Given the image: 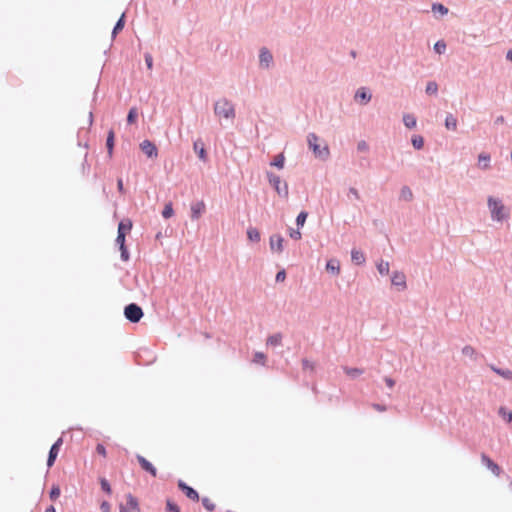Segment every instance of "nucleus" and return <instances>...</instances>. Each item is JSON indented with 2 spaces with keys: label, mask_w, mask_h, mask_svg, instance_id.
<instances>
[{
  "label": "nucleus",
  "mask_w": 512,
  "mask_h": 512,
  "mask_svg": "<svg viewBox=\"0 0 512 512\" xmlns=\"http://www.w3.org/2000/svg\"><path fill=\"white\" fill-rule=\"evenodd\" d=\"M487 205L491 213L492 220L501 222L509 217V210L503 204L502 200L489 196L487 199Z\"/></svg>",
  "instance_id": "obj_1"
},
{
  "label": "nucleus",
  "mask_w": 512,
  "mask_h": 512,
  "mask_svg": "<svg viewBox=\"0 0 512 512\" xmlns=\"http://www.w3.org/2000/svg\"><path fill=\"white\" fill-rule=\"evenodd\" d=\"M307 141H308L309 148L312 149L315 157L323 159V160H326L329 157L330 151H329L328 145L324 144L323 146H320V144H319L320 139L316 134L310 133L307 136Z\"/></svg>",
  "instance_id": "obj_2"
},
{
  "label": "nucleus",
  "mask_w": 512,
  "mask_h": 512,
  "mask_svg": "<svg viewBox=\"0 0 512 512\" xmlns=\"http://www.w3.org/2000/svg\"><path fill=\"white\" fill-rule=\"evenodd\" d=\"M214 112L218 117H223L227 120H233L235 118V108L232 102L222 98L215 103Z\"/></svg>",
  "instance_id": "obj_3"
},
{
  "label": "nucleus",
  "mask_w": 512,
  "mask_h": 512,
  "mask_svg": "<svg viewBox=\"0 0 512 512\" xmlns=\"http://www.w3.org/2000/svg\"><path fill=\"white\" fill-rule=\"evenodd\" d=\"M267 177L277 194L283 198H287L289 194L287 183L282 182L280 177L273 173H267Z\"/></svg>",
  "instance_id": "obj_4"
},
{
  "label": "nucleus",
  "mask_w": 512,
  "mask_h": 512,
  "mask_svg": "<svg viewBox=\"0 0 512 512\" xmlns=\"http://www.w3.org/2000/svg\"><path fill=\"white\" fill-rule=\"evenodd\" d=\"M124 315L129 321L137 323L143 317V311L140 306L131 303L125 307Z\"/></svg>",
  "instance_id": "obj_5"
},
{
  "label": "nucleus",
  "mask_w": 512,
  "mask_h": 512,
  "mask_svg": "<svg viewBox=\"0 0 512 512\" xmlns=\"http://www.w3.org/2000/svg\"><path fill=\"white\" fill-rule=\"evenodd\" d=\"M140 148L149 158H156L158 156L156 145L149 140H144L140 144Z\"/></svg>",
  "instance_id": "obj_6"
},
{
  "label": "nucleus",
  "mask_w": 512,
  "mask_h": 512,
  "mask_svg": "<svg viewBox=\"0 0 512 512\" xmlns=\"http://www.w3.org/2000/svg\"><path fill=\"white\" fill-rule=\"evenodd\" d=\"M63 443V440L62 438H59L51 447L50 451H49V456H48V460H47V466L48 467H52L54 465V462L59 454V451H60V447Z\"/></svg>",
  "instance_id": "obj_7"
},
{
  "label": "nucleus",
  "mask_w": 512,
  "mask_h": 512,
  "mask_svg": "<svg viewBox=\"0 0 512 512\" xmlns=\"http://www.w3.org/2000/svg\"><path fill=\"white\" fill-rule=\"evenodd\" d=\"M138 463L140 464L141 468L148 472L151 476L156 477L157 476V470L156 468L150 463L145 457L141 455H137Z\"/></svg>",
  "instance_id": "obj_8"
},
{
  "label": "nucleus",
  "mask_w": 512,
  "mask_h": 512,
  "mask_svg": "<svg viewBox=\"0 0 512 512\" xmlns=\"http://www.w3.org/2000/svg\"><path fill=\"white\" fill-rule=\"evenodd\" d=\"M178 487L181 489V491L186 495V497H188L189 499L193 500V501H198L199 500V495L197 493V491H195L192 487L188 486L186 483H184L183 481H179L178 482Z\"/></svg>",
  "instance_id": "obj_9"
},
{
  "label": "nucleus",
  "mask_w": 512,
  "mask_h": 512,
  "mask_svg": "<svg viewBox=\"0 0 512 512\" xmlns=\"http://www.w3.org/2000/svg\"><path fill=\"white\" fill-rule=\"evenodd\" d=\"M482 463L495 475L499 476L501 473V468L487 455L482 454L481 456Z\"/></svg>",
  "instance_id": "obj_10"
},
{
  "label": "nucleus",
  "mask_w": 512,
  "mask_h": 512,
  "mask_svg": "<svg viewBox=\"0 0 512 512\" xmlns=\"http://www.w3.org/2000/svg\"><path fill=\"white\" fill-rule=\"evenodd\" d=\"M284 239L281 235H272L270 237V248L272 251L281 253L283 251Z\"/></svg>",
  "instance_id": "obj_11"
},
{
  "label": "nucleus",
  "mask_w": 512,
  "mask_h": 512,
  "mask_svg": "<svg viewBox=\"0 0 512 512\" xmlns=\"http://www.w3.org/2000/svg\"><path fill=\"white\" fill-rule=\"evenodd\" d=\"M392 284L404 290L406 288V277L402 272H394Z\"/></svg>",
  "instance_id": "obj_12"
},
{
  "label": "nucleus",
  "mask_w": 512,
  "mask_h": 512,
  "mask_svg": "<svg viewBox=\"0 0 512 512\" xmlns=\"http://www.w3.org/2000/svg\"><path fill=\"white\" fill-rule=\"evenodd\" d=\"M355 100L366 104L371 100V94L365 87H361L356 91Z\"/></svg>",
  "instance_id": "obj_13"
},
{
  "label": "nucleus",
  "mask_w": 512,
  "mask_h": 512,
  "mask_svg": "<svg viewBox=\"0 0 512 512\" xmlns=\"http://www.w3.org/2000/svg\"><path fill=\"white\" fill-rule=\"evenodd\" d=\"M260 64L264 67H268L273 60L272 54L266 48L261 49L259 55Z\"/></svg>",
  "instance_id": "obj_14"
},
{
  "label": "nucleus",
  "mask_w": 512,
  "mask_h": 512,
  "mask_svg": "<svg viewBox=\"0 0 512 512\" xmlns=\"http://www.w3.org/2000/svg\"><path fill=\"white\" fill-rule=\"evenodd\" d=\"M340 269V262L337 259H330L326 264V271L333 275H339Z\"/></svg>",
  "instance_id": "obj_15"
},
{
  "label": "nucleus",
  "mask_w": 512,
  "mask_h": 512,
  "mask_svg": "<svg viewBox=\"0 0 512 512\" xmlns=\"http://www.w3.org/2000/svg\"><path fill=\"white\" fill-rule=\"evenodd\" d=\"M205 210L204 202L200 201L191 206L192 219H198Z\"/></svg>",
  "instance_id": "obj_16"
},
{
  "label": "nucleus",
  "mask_w": 512,
  "mask_h": 512,
  "mask_svg": "<svg viewBox=\"0 0 512 512\" xmlns=\"http://www.w3.org/2000/svg\"><path fill=\"white\" fill-rule=\"evenodd\" d=\"M126 508H128L130 511L134 512H140L139 503L136 497H134L132 494L126 495Z\"/></svg>",
  "instance_id": "obj_17"
},
{
  "label": "nucleus",
  "mask_w": 512,
  "mask_h": 512,
  "mask_svg": "<svg viewBox=\"0 0 512 512\" xmlns=\"http://www.w3.org/2000/svg\"><path fill=\"white\" fill-rule=\"evenodd\" d=\"M193 148L201 160H203V161L207 160V153L204 148V144L202 142H200V141L194 142Z\"/></svg>",
  "instance_id": "obj_18"
},
{
  "label": "nucleus",
  "mask_w": 512,
  "mask_h": 512,
  "mask_svg": "<svg viewBox=\"0 0 512 512\" xmlns=\"http://www.w3.org/2000/svg\"><path fill=\"white\" fill-rule=\"evenodd\" d=\"M114 140H115V134H114V131H113V130H110V131L108 132L107 140H106L107 152H108V156H109L110 158H111V157H112V155H113Z\"/></svg>",
  "instance_id": "obj_19"
},
{
  "label": "nucleus",
  "mask_w": 512,
  "mask_h": 512,
  "mask_svg": "<svg viewBox=\"0 0 512 512\" xmlns=\"http://www.w3.org/2000/svg\"><path fill=\"white\" fill-rule=\"evenodd\" d=\"M132 229V222L129 219H125L121 221L118 225V232L122 233L123 235H127Z\"/></svg>",
  "instance_id": "obj_20"
},
{
  "label": "nucleus",
  "mask_w": 512,
  "mask_h": 512,
  "mask_svg": "<svg viewBox=\"0 0 512 512\" xmlns=\"http://www.w3.org/2000/svg\"><path fill=\"white\" fill-rule=\"evenodd\" d=\"M351 258L352 261L355 262L357 265H362L365 262V255L360 250L353 249L351 251Z\"/></svg>",
  "instance_id": "obj_21"
},
{
  "label": "nucleus",
  "mask_w": 512,
  "mask_h": 512,
  "mask_svg": "<svg viewBox=\"0 0 512 512\" xmlns=\"http://www.w3.org/2000/svg\"><path fill=\"white\" fill-rule=\"evenodd\" d=\"M282 343V334L276 333L271 336H269L266 340L267 346H279Z\"/></svg>",
  "instance_id": "obj_22"
},
{
  "label": "nucleus",
  "mask_w": 512,
  "mask_h": 512,
  "mask_svg": "<svg viewBox=\"0 0 512 512\" xmlns=\"http://www.w3.org/2000/svg\"><path fill=\"white\" fill-rule=\"evenodd\" d=\"M490 368L495 372L497 373L498 375H500L501 377H503L504 379L506 380H512V371L509 370V369H499L497 367H495L494 365H490Z\"/></svg>",
  "instance_id": "obj_23"
},
{
  "label": "nucleus",
  "mask_w": 512,
  "mask_h": 512,
  "mask_svg": "<svg viewBox=\"0 0 512 512\" xmlns=\"http://www.w3.org/2000/svg\"><path fill=\"white\" fill-rule=\"evenodd\" d=\"M247 237L251 242H259L261 238L258 229L253 227L248 228Z\"/></svg>",
  "instance_id": "obj_24"
},
{
  "label": "nucleus",
  "mask_w": 512,
  "mask_h": 512,
  "mask_svg": "<svg viewBox=\"0 0 512 512\" xmlns=\"http://www.w3.org/2000/svg\"><path fill=\"white\" fill-rule=\"evenodd\" d=\"M445 127L448 130H453V131L456 130V128H457V120H456V118L452 114H448L447 115V117L445 119Z\"/></svg>",
  "instance_id": "obj_25"
},
{
  "label": "nucleus",
  "mask_w": 512,
  "mask_h": 512,
  "mask_svg": "<svg viewBox=\"0 0 512 512\" xmlns=\"http://www.w3.org/2000/svg\"><path fill=\"white\" fill-rule=\"evenodd\" d=\"M403 122L407 128H414L416 126V118L412 114H404Z\"/></svg>",
  "instance_id": "obj_26"
},
{
  "label": "nucleus",
  "mask_w": 512,
  "mask_h": 512,
  "mask_svg": "<svg viewBox=\"0 0 512 512\" xmlns=\"http://www.w3.org/2000/svg\"><path fill=\"white\" fill-rule=\"evenodd\" d=\"M498 414L507 422L512 423V411L508 410L506 407H500L498 410Z\"/></svg>",
  "instance_id": "obj_27"
},
{
  "label": "nucleus",
  "mask_w": 512,
  "mask_h": 512,
  "mask_svg": "<svg viewBox=\"0 0 512 512\" xmlns=\"http://www.w3.org/2000/svg\"><path fill=\"white\" fill-rule=\"evenodd\" d=\"M285 157L284 155L278 154L274 157L271 162V166L277 167L278 169H282L284 167Z\"/></svg>",
  "instance_id": "obj_28"
},
{
  "label": "nucleus",
  "mask_w": 512,
  "mask_h": 512,
  "mask_svg": "<svg viewBox=\"0 0 512 512\" xmlns=\"http://www.w3.org/2000/svg\"><path fill=\"white\" fill-rule=\"evenodd\" d=\"M267 362L266 355L262 352H256L253 357V363L265 366Z\"/></svg>",
  "instance_id": "obj_29"
},
{
  "label": "nucleus",
  "mask_w": 512,
  "mask_h": 512,
  "mask_svg": "<svg viewBox=\"0 0 512 512\" xmlns=\"http://www.w3.org/2000/svg\"><path fill=\"white\" fill-rule=\"evenodd\" d=\"M343 369H344V372L346 373V375L351 378H356L363 373V370L359 369V368L344 367Z\"/></svg>",
  "instance_id": "obj_30"
},
{
  "label": "nucleus",
  "mask_w": 512,
  "mask_h": 512,
  "mask_svg": "<svg viewBox=\"0 0 512 512\" xmlns=\"http://www.w3.org/2000/svg\"><path fill=\"white\" fill-rule=\"evenodd\" d=\"M412 145L415 149H421L424 146V139L422 136L414 135L412 137Z\"/></svg>",
  "instance_id": "obj_31"
},
{
  "label": "nucleus",
  "mask_w": 512,
  "mask_h": 512,
  "mask_svg": "<svg viewBox=\"0 0 512 512\" xmlns=\"http://www.w3.org/2000/svg\"><path fill=\"white\" fill-rule=\"evenodd\" d=\"M377 269H378L380 274L387 275L389 273V270H390L389 263L386 262V261H380L378 263V265H377Z\"/></svg>",
  "instance_id": "obj_32"
},
{
  "label": "nucleus",
  "mask_w": 512,
  "mask_h": 512,
  "mask_svg": "<svg viewBox=\"0 0 512 512\" xmlns=\"http://www.w3.org/2000/svg\"><path fill=\"white\" fill-rule=\"evenodd\" d=\"M432 11L434 13L438 12L441 15H446L448 13V8L440 3H435L432 5Z\"/></svg>",
  "instance_id": "obj_33"
},
{
  "label": "nucleus",
  "mask_w": 512,
  "mask_h": 512,
  "mask_svg": "<svg viewBox=\"0 0 512 512\" xmlns=\"http://www.w3.org/2000/svg\"><path fill=\"white\" fill-rule=\"evenodd\" d=\"M174 214V210L172 207V203H167L162 211V216L166 219L172 217Z\"/></svg>",
  "instance_id": "obj_34"
},
{
  "label": "nucleus",
  "mask_w": 512,
  "mask_h": 512,
  "mask_svg": "<svg viewBox=\"0 0 512 512\" xmlns=\"http://www.w3.org/2000/svg\"><path fill=\"white\" fill-rule=\"evenodd\" d=\"M137 117H138V114H137L136 108H131L129 113H128V116H127V122L129 124H133V123L136 122Z\"/></svg>",
  "instance_id": "obj_35"
},
{
  "label": "nucleus",
  "mask_w": 512,
  "mask_h": 512,
  "mask_svg": "<svg viewBox=\"0 0 512 512\" xmlns=\"http://www.w3.org/2000/svg\"><path fill=\"white\" fill-rule=\"evenodd\" d=\"M401 197L406 201H410L412 199L413 194L409 187L405 186L401 189Z\"/></svg>",
  "instance_id": "obj_36"
},
{
  "label": "nucleus",
  "mask_w": 512,
  "mask_h": 512,
  "mask_svg": "<svg viewBox=\"0 0 512 512\" xmlns=\"http://www.w3.org/2000/svg\"><path fill=\"white\" fill-rule=\"evenodd\" d=\"M202 504L205 507V509L208 511H213L215 509V504L208 497L202 498Z\"/></svg>",
  "instance_id": "obj_37"
},
{
  "label": "nucleus",
  "mask_w": 512,
  "mask_h": 512,
  "mask_svg": "<svg viewBox=\"0 0 512 512\" xmlns=\"http://www.w3.org/2000/svg\"><path fill=\"white\" fill-rule=\"evenodd\" d=\"M124 27V14L120 17V19L117 21L114 29H113V36H115L119 31H121Z\"/></svg>",
  "instance_id": "obj_38"
},
{
  "label": "nucleus",
  "mask_w": 512,
  "mask_h": 512,
  "mask_svg": "<svg viewBox=\"0 0 512 512\" xmlns=\"http://www.w3.org/2000/svg\"><path fill=\"white\" fill-rule=\"evenodd\" d=\"M166 510L168 512H180L179 506L171 500L166 501Z\"/></svg>",
  "instance_id": "obj_39"
},
{
  "label": "nucleus",
  "mask_w": 512,
  "mask_h": 512,
  "mask_svg": "<svg viewBox=\"0 0 512 512\" xmlns=\"http://www.w3.org/2000/svg\"><path fill=\"white\" fill-rule=\"evenodd\" d=\"M438 91V85L436 82H428L426 86V93L428 94H436Z\"/></svg>",
  "instance_id": "obj_40"
},
{
  "label": "nucleus",
  "mask_w": 512,
  "mask_h": 512,
  "mask_svg": "<svg viewBox=\"0 0 512 512\" xmlns=\"http://www.w3.org/2000/svg\"><path fill=\"white\" fill-rule=\"evenodd\" d=\"M479 163L484 162L483 169L489 167L490 156L488 154L481 153L478 157Z\"/></svg>",
  "instance_id": "obj_41"
},
{
  "label": "nucleus",
  "mask_w": 512,
  "mask_h": 512,
  "mask_svg": "<svg viewBox=\"0 0 512 512\" xmlns=\"http://www.w3.org/2000/svg\"><path fill=\"white\" fill-rule=\"evenodd\" d=\"M434 50L438 53V54H442L445 52L446 50V44L444 41H438L435 43L434 45Z\"/></svg>",
  "instance_id": "obj_42"
},
{
  "label": "nucleus",
  "mask_w": 512,
  "mask_h": 512,
  "mask_svg": "<svg viewBox=\"0 0 512 512\" xmlns=\"http://www.w3.org/2000/svg\"><path fill=\"white\" fill-rule=\"evenodd\" d=\"M462 353L463 355L465 356H468L470 358H473L475 356V349L472 347V346H465L463 349H462Z\"/></svg>",
  "instance_id": "obj_43"
},
{
  "label": "nucleus",
  "mask_w": 512,
  "mask_h": 512,
  "mask_svg": "<svg viewBox=\"0 0 512 512\" xmlns=\"http://www.w3.org/2000/svg\"><path fill=\"white\" fill-rule=\"evenodd\" d=\"M307 216H308V214L306 212H304V211L300 212L296 219L297 225L303 226L307 219Z\"/></svg>",
  "instance_id": "obj_44"
},
{
  "label": "nucleus",
  "mask_w": 512,
  "mask_h": 512,
  "mask_svg": "<svg viewBox=\"0 0 512 512\" xmlns=\"http://www.w3.org/2000/svg\"><path fill=\"white\" fill-rule=\"evenodd\" d=\"M60 493H61V491H60L59 486H57V485L53 486L50 491L51 500H56L60 496Z\"/></svg>",
  "instance_id": "obj_45"
},
{
  "label": "nucleus",
  "mask_w": 512,
  "mask_h": 512,
  "mask_svg": "<svg viewBox=\"0 0 512 512\" xmlns=\"http://www.w3.org/2000/svg\"><path fill=\"white\" fill-rule=\"evenodd\" d=\"M101 488L108 494H111V486L105 478L100 480Z\"/></svg>",
  "instance_id": "obj_46"
},
{
  "label": "nucleus",
  "mask_w": 512,
  "mask_h": 512,
  "mask_svg": "<svg viewBox=\"0 0 512 512\" xmlns=\"http://www.w3.org/2000/svg\"><path fill=\"white\" fill-rule=\"evenodd\" d=\"M125 238H126V235H123L122 233H117L116 243L119 245V248L126 246Z\"/></svg>",
  "instance_id": "obj_47"
},
{
  "label": "nucleus",
  "mask_w": 512,
  "mask_h": 512,
  "mask_svg": "<svg viewBox=\"0 0 512 512\" xmlns=\"http://www.w3.org/2000/svg\"><path fill=\"white\" fill-rule=\"evenodd\" d=\"M302 366L304 370H314V365L307 359L302 360Z\"/></svg>",
  "instance_id": "obj_48"
},
{
  "label": "nucleus",
  "mask_w": 512,
  "mask_h": 512,
  "mask_svg": "<svg viewBox=\"0 0 512 512\" xmlns=\"http://www.w3.org/2000/svg\"><path fill=\"white\" fill-rule=\"evenodd\" d=\"M119 249L121 251V259L123 261H128L129 260V252H128L126 246L125 247H121Z\"/></svg>",
  "instance_id": "obj_49"
},
{
  "label": "nucleus",
  "mask_w": 512,
  "mask_h": 512,
  "mask_svg": "<svg viewBox=\"0 0 512 512\" xmlns=\"http://www.w3.org/2000/svg\"><path fill=\"white\" fill-rule=\"evenodd\" d=\"M286 279V272L285 270H280L277 274H276V281L277 282H284Z\"/></svg>",
  "instance_id": "obj_50"
},
{
  "label": "nucleus",
  "mask_w": 512,
  "mask_h": 512,
  "mask_svg": "<svg viewBox=\"0 0 512 512\" xmlns=\"http://www.w3.org/2000/svg\"><path fill=\"white\" fill-rule=\"evenodd\" d=\"M96 452H97L99 455L103 456V457H106V456H107L106 449H105V447H104L102 444H98V445L96 446Z\"/></svg>",
  "instance_id": "obj_51"
},
{
  "label": "nucleus",
  "mask_w": 512,
  "mask_h": 512,
  "mask_svg": "<svg viewBox=\"0 0 512 512\" xmlns=\"http://www.w3.org/2000/svg\"><path fill=\"white\" fill-rule=\"evenodd\" d=\"M368 144L365 141H360L357 145V149L361 152L368 151Z\"/></svg>",
  "instance_id": "obj_52"
},
{
  "label": "nucleus",
  "mask_w": 512,
  "mask_h": 512,
  "mask_svg": "<svg viewBox=\"0 0 512 512\" xmlns=\"http://www.w3.org/2000/svg\"><path fill=\"white\" fill-rule=\"evenodd\" d=\"M102 512H111V506L107 501H103L100 505Z\"/></svg>",
  "instance_id": "obj_53"
},
{
  "label": "nucleus",
  "mask_w": 512,
  "mask_h": 512,
  "mask_svg": "<svg viewBox=\"0 0 512 512\" xmlns=\"http://www.w3.org/2000/svg\"><path fill=\"white\" fill-rule=\"evenodd\" d=\"M290 237L295 240H299V239H301L302 234L299 230H291Z\"/></svg>",
  "instance_id": "obj_54"
},
{
  "label": "nucleus",
  "mask_w": 512,
  "mask_h": 512,
  "mask_svg": "<svg viewBox=\"0 0 512 512\" xmlns=\"http://www.w3.org/2000/svg\"><path fill=\"white\" fill-rule=\"evenodd\" d=\"M145 61H146V64H147V68L148 69H152V66H153V60H152V56L151 55H146L145 56Z\"/></svg>",
  "instance_id": "obj_55"
},
{
  "label": "nucleus",
  "mask_w": 512,
  "mask_h": 512,
  "mask_svg": "<svg viewBox=\"0 0 512 512\" xmlns=\"http://www.w3.org/2000/svg\"><path fill=\"white\" fill-rule=\"evenodd\" d=\"M372 407L376 410V411H379V412H384L386 411V406L385 405H381V404H373Z\"/></svg>",
  "instance_id": "obj_56"
},
{
  "label": "nucleus",
  "mask_w": 512,
  "mask_h": 512,
  "mask_svg": "<svg viewBox=\"0 0 512 512\" xmlns=\"http://www.w3.org/2000/svg\"><path fill=\"white\" fill-rule=\"evenodd\" d=\"M384 381L389 388H393L395 385V381L390 377H385Z\"/></svg>",
  "instance_id": "obj_57"
},
{
  "label": "nucleus",
  "mask_w": 512,
  "mask_h": 512,
  "mask_svg": "<svg viewBox=\"0 0 512 512\" xmlns=\"http://www.w3.org/2000/svg\"><path fill=\"white\" fill-rule=\"evenodd\" d=\"M117 187H118V190H119L120 193H124L125 192L122 179H118Z\"/></svg>",
  "instance_id": "obj_58"
},
{
  "label": "nucleus",
  "mask_w": 512,
  "mask_h": 512,
  "mask_svg": "<svg viewBox=\"0 0 512 512\" xmlns=\"http://www.w3.org/2000/svg\"><path fill=\"white\" fill-rule=\"evenodd\" d=\"M350 193H352L353 196H355L356 199H359V197H360L359 193H358V191L355 188H351L350 189Z\"/></svg>",
  "instance_id": "obj_59"
},
{
  "label": "nucleus",
  "mask_w": 512,
  "mask_h": 512,
  "mask_svg": "<svg viewBox=\"0 0 512 512\" xmlns=\"http://www.w3.org/2000/svg\"><path fill=\"white\" fill-rule=\"evenodd\" d=\"M506 58L512 62V50H509L506 54Z\"/></svg>",
  "instance_id": "obj_60"
},
{
  "label": "nucleus",
  "mask_w": 512,
  "mask_h": 512,
  "mask_svg": "<svg viewBox=\"0 0 512 512\" xmlns=\"http://www.w3.org/2000/svg\"><path fill=\"white\" fill-rule=\"evenodd\" d=\"M45 512H56L54 506H49Z\"/></svg>",
  "instance_id": "obj_61"
},
{
  "label": "nucleus",
  "mask_w": 512,
  "mask_h": 512,
  "mask_svg": "<svg viewBox=\"0 0 512 512\" xmlns=\"http://www.w3.org/2000/svg\"><path fill=\"white\" fill-rule=\"evenodd\" d=\"M120 512H130V510L124 506H120Z\"/></svg>",
  "instance_id": "obj_62"
},
{
  "label": "nucleus",
  "mask_w": 512,
  "mask_h": 512,
  "mask_svg": "<svg viewBox=\"0 0 512 512\" xmlns=\"http://www.w3.org/2000/svg\"><path fill=\"white\" fill-rule=\"evenodd\" d=\"M503 121H504V118H503V116H500V117H498V118H497V122H500V123H502Z\"/></svg>",
  "instance_id": "obj_63"
}]
</instances>
